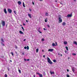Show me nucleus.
Instances as JSON below:
<instances>
[{"mask_svg":"<svg viewBox=\"0 0 77 77\" xmlns=\"http://www.w3.org/2000/svg\"><path fill=\"white\" fill-rule=\"evenodd\" d=\"M6 26H8V24L6 25Z\"/></svg>","mask_w":77,"mask_h":77,"instance_id":"63","label":"nucleus"},{"mask_svg":"<svg viewBox=\"0 0 77 77\" xmlns=\"http://www.w3.org/2000/svg\"><path fill=\"white\" fill-rule=\"evenodd\" d=\"M47 60L48 62L50 64H52L53 63V62L51 61V60L48 57H47Z\"/></svg>","mask_w":77,"mask_h":77,"instance_id":"1","label":"nucleus"},{"mask_svg":"<svg viewBox=\"0 0 77 77\" xmlns=\"http://www.w3.org/2000/svg\"><path fill=\"white\" fill-rule=\"evenodd\" d=\"M32 5H35V4L34 3V2H32Z\"/></svg>","mask_w":77,"mask_h":77,"instance_id":"40","label":"nucleus"},{"mask_svg":"<svg viewBox=\"0 0 77 77\" xmlns=\"http://www.w3.org/2000/svg\"><path fill=\"white\" fill-rule=\"evenodd\" d=\"M14 14H16V12H15V11H14Z\"/></svg>","mask_w":77,"mask_h":77,"instance_id":"45","label":"nucleus"},{"mask_svg":"<svg viewBox=\"0 0 77 77\" xmlns=\"http://www.w3.org/2000/svg\"><path fill=\"white\" fill-rule=\"evenodd\" d=\"M23 26H26V24H25V23H23Z\"/></svg>","mask_w":77,"mask_h":77,"instance_id":"44","label":"nucleus"},{"mask_svg":"<svg viewBox=\"0 0 77 77\" xmlns=\"http://www.w3.org/2000/svg\"><path fill=\"white\" fill-rule=\"evenodd\" d=\"M60 4H61V5H63V3H62L61 2H60Z\"/></svg>","mask_w":77,"mask_h":77,"instance_id":"35","label":"nucleus"},{"mask_svg":"<svg viewBox=\"0 0 77 77\" xmlns=\"http://www.w3.org/2000/svg\"><path fill=\"white\" fill-rule=\"evenodd\" d=\"M47 19L45 20V23H47Z\"/></svg>","mask_w":77,"mask_h":77,"instance_id":"29","label":"nucleus"},{"mask_svg":"<svg viewBox=\"0 0 77 77\" xmlns=\"http://www.w3.org/2000/svg\"><path fill=\"white\" fill-rule=\"evenodd\" d=\"M1 26H0V28Z\"/></svg>","mask_w":77,"mask_h":77,"instance_id":"64","label":"nucleus"},{"mask_svg":"<svg viewBox=\"0 0 77 77\" xmlns=\"http://www.w3.org/2000/svg\"><path fill=\"white\" fill-rule=\"evenodd\" d=\"M1 41L2 42H4V41H3V38H1Z\"/></svg>","mask_w":77,"mask_h":77,"instance_id":"30","label":"nucleus"},{"mask_svg":"<svg viewBox=\"0 0 77 77\" xmlns=\"http://www.w3.org/2000/svg\"><path fill=\"white\" fill-rule=\"evenodd\" d=\"M58 20H59L58 21L59 23H61L62 22V20L61 19V17H60V16L59 17Z\"/></svg>","mask_w":77,"mask_h":77,"instance_id":"2","label":"nucleus"},{"mask_svg":"<svg viewBox=\"0 0 77 77\" xmlns=\"http://www.w3.org/2000/svg\"><path fill=\"white\" fill-rule=\"evenodd\" d=\"M26 23H28V20H26Z\"/></svg>","mask_w":77,"mask_h":77,"instance_id":"48","label":"nucleus"},{"mask_svg":"<svg viewBox=\"0 0 77 77\" xmlns=\"http://www.w3.org/2000/svg\"><path fill=\"white\" fill-rule=\"evenodd\" d=\"M8 11L10 14H11L12 13V10L9 8L8 9Z\"/></svg>","mask_w":77,"mask_h":77,"instance_id":"4","label":"nucleus"},{"mask_svg":"<svg viewBox=\"0 0 77 77\" xmlns=\"http://www.w3.org/2000/svg\"><path fill=\"white\" fill-rule=\"evenodd\" d=\"M26 39H24L23 40V41H26Z\"/></svg>","mask_w":77,"mask_h":77,"instance_id":"51","label":"nucleus"},{"mask_svg":"<svg viewBox=\"0 0 77 77\" xmlns=\"http://www.w3.org/2000/svg\"><path fill=\"white\" fill-rule=\"evenodd\" d=\"M38 32H39V33H42V32L38 30Z\"/></svg>","mask_w":77,"mask_h":77,"instance_id":"34","label":"nucleus"},{"mask_svg":"<svg viewBox=\"0 0 77 77\" xmlns=\"http://www.w3.org/2000/svg\"><path fill=\"white\" fill-rule=\"evenodd\" d=\"M74 2H76V0H74Z\"/></svg>","mask_w":77,"mask_h":77,"instance_id":"57","label":"nucleus"},{"mask_svg":"<svg viewBox=\"0 0 77 77\" xmlns=\"http://www.w3.org/2000/svg\"><path fill=\"white\" fill-rule=\"evenodd\" d=\"M72 70L73 71V72H74V71H75L74 68H72Z\"/></svg>","mask_w":77,"mask_h":77,"instance_id":"12","label":"nucleus"},{"mask_svg":"<svg viewBox=\"0 0 77 77\" xmlns=\"http://www.w3.org/2000/svg\"><path fill=\"white\" fill-rule=\"evenodd\" d=\"M65 48H66V50H67L68 51V47L67 46H66L65 47Z\"/></svg>","mask_w":77,"mask_h":77,"instance_id":"17","label":"nucleus"},{"mask_svg":"<svg viewBox=\"0 0 77 77\" xmlns=\"http://www.w3.org/2000/svg\"><path fill=\"white\" fill-rule=\"evenodd\" d=\"M27 50H29V46H27Z\"/></svg>","mask_w":77,"mask_h":77,"instance_id":"28","label":"nucleus"},{"mask_svg":"<svg viewBox=\"0 0 77 77\" xmlns=\"http://www.w3.org/2000/svg\"><path fill=\"white\" fill-rule=\"evenodd\" d=\"M1 23L2 26H5V21H2Z\"/></svg>","mask_w":77,"mask_h":77,"instance_id":"3","label":"nucleus"},{"mask_svg":"<svg viewBox=\"0 0 77 77\" xmlns=\"http://www.w3.org/2000/svg\"><path fill=\"white\" fill-rule=\"evenodd\" d=\"M34 77H35V75H34Z\"/></svg>","mask_w":77,"mask_h":77,"instance_id":"56","label":"nucleus"},{"mask_svg":"<svg viewBox=\"0 0 77 77\" xmlns=\"http://www.w3.org/2000/svg\"><path fill=\"white\" fill-rule=\"evenodd\" d=\"M4 11L5 14H7V11H6V9H4Z\"/></svg>","mask_w":77,"mask_h":77,"instance_id":"7","label":"nucleus"},{"mask_svg":"<svg viewBox=\"0 0 77 77\" xmlns=\"http://www.w3.org/2000/svg\"><path fill=\"white\" fill-rule=\"evenodd\" d=\"M29 11H31V9H30Z\"/></svg>","mask_w":77,"mask_h":77,"instance_id":"61","label":"nucleus"},{"mask_svg":"<svg viewBox=\"0 0 77 77\" xmlns=\"http://www.w3.org/2000/svg\"><path fill=\"white\" fill-rule=\"evenodd\" d=\"M15 48H16V49H17V48H18V47H17V45L15 46Z\"/></svg>","mask_w":77,"mask_h":77,"instance_id":"27","label":"nucleus"},{"mask_svg":"<svg viewBox=\"0 0 77 77\" xmlns=\"http://www.w3.org/2000/svg\"><path fill=\"white\" fill-rule=\"evenodd\" d=\"M22 55H24V53H22Z\"/></svg>","mask_w":77,"mask_h":77,"instance_id":"43","label":"nucleus"},{"mask_svg":"<svg viewBox=\"0 0 77 77\" xmlns=\"http://www.w3.org/2000/svg\"><path fill=\"white\" fill-rule=\"evenodd\" d=\"M44 51V50H42V51Z\"/></svg>","mask_w":77,"mask_h":77,"instance_id":"62","label":"nucleus"},{"mask_svg":"<svg viewBox=\"0 0 77 77\" xmlns=\"http://www.w3.org/2000/svg\"><path fill=\"white\" fill-rule=\"evenodd\" d=\"M62 25H63V26H65V25H66V23L65 22H63L62 23Z\"/></svg>","mask_w":77,"mask_h":77,"instance_id":"11","label":"nucleus"},{"mask_svg":"<svg viewBox=\"0 0 77 77\" xmlns=\"http://www.w3.org/2000/svg\"><path fill=\"white\" fill-rule=\"evenodd\" d=\"M72 55L73 56H76V54L75 53H73L72 54Z\"/></svg>","mask_w":77,"mask_h":77,"instance_id":"23","label":"nucleus"},{"mask_svg":"<svg viewBox=\"0 0 77 77\" xmlns=\"http://www.w3.org/2000/svg\"><path fill=\"white\" fill-rule=\"evenodd\" d=\"M5 77H8V75H7V74H6L5 75Z\"/></svg>","mask_w":77,"mask_h":77,"instance_id":"22","label":"nucleus"},{"mask_svg":"<svg viewBox=\"0 0 77 77\" xmlns=\"http://www.w3.org/2000/svg\"><path fill=\"white\" fill-rule=\"evenodd\" d=\"M45 15H46V16H48V13H45Z\"/></svg>","mask_w":77,"mask_h":77,"instance_id":"19","label":"nucleus"},{"mask_svg":"<svg viewBox=\"0 0 77 77\" xmlns=\"http://www.w3.org/2000/svg\"><path fill=\"white\" fill-rule=\"evenodd\" d=\"M41 29V28H39L38 29L39 30V29Z\"/></svg>","mask_w":77,"mask_h":77,"instance_id":"58","label":"nucleus"},{"mask_svg":"<svg viewBox=\"0 0 77 77\" xmlns=\"http://www.w3.org/2000/svg\"><path fill=\"white\" fill-rule=\"evenodd\" d=\"M19 33H20V34H24V33H23V32L21 31H20Z\"/></svg>","mask_w":77,"mask_h":77,"instance_id":"13","label":"nucleus"},{"mask_svg":"<svg viewBox=\"0 0 77 77\" xmlns=\"http://www.w3.org/2000/svg\"><path fill=\"white\" fill-rule=\"evenodd\" d=\"M21 28L23 29V31H24V28L22 26Z\"/></svg>","mask_w":77,"mask_h":77,"instance_id":"25","label":"nucleus"},{"mask_svg":"<svg viewBox=\"0 0 77 77\" xmlns=\"http://www.w3.org/2000/svg\"><path fill=\"white\" fill-rule=\"evenodd\" d=\"M39 1H41V2H42V1H43V0H39Z\"/></svg>","mask_w":77,"mask_h":77,"instance_id":"49","label":"nucleus"},{"mask_svg":"<svg viewBox=\"0 0 77 77\" xmlns=\"http://www.w3.org/2000/svg\"><path fill=\"white\" fill-rule=\"evenodd\" d=\"M36 74H38V75H40V74L39 73H38V72H37Z\"/></svg>","mask_w":77,"mask_h":77,"instance_id":"32","label":"nucleus"},{"mask_svg":"<svg viewBox=\"0 0 77 77\" xmlns=\"http://www.w3.org/2000/svg\"><path fill=\"white\" fill-rule=\"evenodd\" d=\"M47 26H48V27H49V28H50V25H48Z\"/></svg>","mask_w":77,"mask_h":77,"instance_id":"31","label":"nucleus"},{"mask_svg":"<svg viewBox=\"0 0 77 77\" xmlns=\"http://www.w3.org/2000/svg\"><path fill=\"white\" fill-rule=\"evenodd\" d=\"M64 44L65 45H66L67 44V42L65 41L64 42Z\"/></svg>","mask_w":77,"mask_h":77,"instance_id":"16","label":"nucleus"},{"mask_svg":"<svg viewBox=\"0 0 77 77\" xmlns=\"http://www.w3.org/2000/svg\"><path fill=\"white\" fill-rule=\"evenodd\" d=\"M26 60L27 61H29V60H30L29 59H28Z\"/></svg>","mask_w":77,"mask_h":77,"instance_id":"39","label":"nucleus"},{"mask_svg":"<svg viewBox=\"0 0 77 77\" xmlns=\"http://www.w3.org/2000/svg\"><path fill=\"white\" fill-rule=\"evenodd\" d=\"M50 73H51V74H54V72H51V71H50Z\"/></svg>","mask_w":77,"mask_h":77,"instance_id":"8","label":"nucleus"},{"mask_svg":"<svg viewBox=\"0 0 77 77\" xmlns=\"http://www.w3.org/2000/svg\"><path fill=\"white\" fill-rule=\"evenodd\" d=\"M53 61L54 62H55V63L56 62V60H53Z\"/></svg>","mask_w":77,"mask_h":77,"instance_id":"24","label":"nucleus"},{"mask_svg":"<svg viewBox=\"0 0 77 77\" xmlns=\"http://www.w3.org/2000/svg\"><path fill=\"white\" fill-rule=\"evenodd\" d=\"M43 30H46V29H45V28H43Z\"/></svg>","mask_w":77,"mask_h":77,"instance_id":"46","label":"nucleus"},{"mask_svg":"<svg viewBox=\"0 0 77 77\" xmlns=\"http://www.w3.org/2000/svg\"><path fill=\"white\" fill-rule=\"evenodd\" d=\"M39 77H42V74H40V75H39Z\"/></svg>","mask_w":77,"mask_h":77,"instance_id":"21","label":"nucleus"},{"mask_svg":"<svg viewBox=\"0 0 77 77\" xmlns=\"http://www.w3.org/2000/svg\"><path fill=\"white\" fill-rule=\"evenodd\" d=\"M23 6L25 8L26 7V6H25V5H24V2L23 3Z\"/></svg>","mask_w":77,"mask_h":77,"instance_id":"18","label":"nucleus"},{"mask_svg":"<svg viewBox=\"0 0 77 77\" xmlns=\"http://www.w3.org/2000/svg\"><path fill=\"white\" fill-rule=\"evenodd\" d=\"M67 77H69V75H67Z\"/></svg>","mask_w":77,"mask_h":77,"instance_id":"38","label":"nucleus"},{"mask_svg":"<svg viewBox=\"0 0 77 77\" xmlns=\"http://www.w3.org/2000/svg\"><path fill=\"white\" fill-rule=\"evenodd\" d=\"M72 17V14H68L67 16V17H68V18H69V17Z\"/></svg>","mask_w":77,"mask_h":77,"instance_id":"5","label":"nucleus"},{"mask_svg":"<svg viewBox=\"0 0 77 77\" xmlns=\"http://www.w3.org/2000/svg\"><path fill=\"white\" fill-rule=\"evenodd\" d=\"M52 45L53 47H54V46H56V44L55 43H53L52 44Z\"/></svg>","mask_w":77,"mask_h":77,"instance_id":"14","label":"nucleus"},{"mask_svg":"<svg viewBox=\"0 0 77 77\" xmlns=\"http://www.w3.org/2000/svg\"><path fill=\"white\" fill-rule=\"evenodd\" d=\"M38 50H39V49L38 48L36 49V53H38Z\"/></svg>","mask_w":77,"mask_h":77,"instance_id":"20","label":"nucleus"},{"mask_svg":"<svg viewBox=\"0 0 77 77\" xmlns=\"http://www.w3.org/2000/svg\"><path fill=\"white\" fill-rule=\"evenodd\" d=\"M70 58H69V57L68 59H70Z\"/></svg>","mask_w":77,"mask_h":77,"instance_id":"60","label":"nucleus"},{"mask_svg":"<svg viewBox=\"0 0 77 77\" xmlns=\"http://www.w3.org/2000/svg\"><path fill=\"white\" fill-rule=\"evenodd\" d=\"M67 72H69V70L68 69H67Z\"/></svg>","mask_w":77,"mask_h":77,"instance_id":"42","label":"nucleus"},{"mask_svg":"<svg viewBox=\"0 0 77 77\" xmlns=\"http://www.w3.org/2000/svg\"><path fill=\"white\" fill-rule=\"evenodd\" d=\"M54 50L53 49H50L48 50V51H53Z\"/></svg>","mask_w":77,"mask_h":77,"instance_id":"6","label":"nucleus"},{"mask_svg":"<svg viewBox=\"0 0 77 77\" xmlns=\"http://www.w3.org/2000/svg\"><path fill=\"white\" fill-rule=\"evenodd\" d=\"M28 15L30 18H32V17L31 16V14H29Z\"/></svg>","mask_w":77,"mask_h":77,"instance_id":"10","label":"nucleus"},{"mask_svg":"<svg viewBox=\"0 0 77 77\" xmlns=\"http://www.w3.org/2000/svg\"><path fill=\"white\" fill-rule=\"evenodd\" d=\"M2 45H5V44H2Z\"/></svg>","mask_w":77,"mask_h":77,"instance_id":"59","label":"nucleus"},{"mask_svg":"<svg viewBox=\"0 0 77 77\" xmlns=\"http://www.w3.org/2000/svg\"><path fill=\"white\" fill-rule=\"evenodd\" d=\"M24 49H27V47H24Z\"/></svg>","mask_w":77,"mask_h":77,"instance_id":"36","label":"nucleus"},{"mask_svg":"<svg viewBox=\"0 0 77 77\" xmlns=\"http://www.w3.org/2000/svg\"><path fill=\"white\" fill-rule=\"evenodd\" d=\"M60 56H62V54H60Z\"/></svg>","mask_w":77,"mask_h":77,"instance_id":"54","label":"nucleus"},{"mask_svg":"<svg viewBox=\"0 0 77 77\" xmlns=\"http://www.w3.org/2000/svg\"><path fill=\"white\" fill-rule=\"evenodd\" d=\"M55 44L56 45H57V42H55Z\"/></svg>","mask_w":77,"mask_h":77,"instance_id":"41","label":"nucleus"},{"mask_svg":"<svg viewBox=\"0 0 77 77\" xmlns=\"http://www.w3.org/2000/svg\"><path fill=\"white\" fill-rule=\"evenodd\" d=\"M24 60H25V61H26V59H24Z\"/></svg>","mask_w":77,"mask_h":77,"instance_id":"53","label":"nucleus"},{"mask_svg":"<svg viewBox=\"0 0 77 77\" xmlns=\"http://www.w3.org/2000/svg\"><path fill=\"white\" fill-rule=\"evenodd\" d=\"M65 53H67V51H65Z\"/></svg>","mask_w":77,"mask_h":77,"instance_id":"47","label":"nucleus"},{"mask_svg":"<svg viewBox=\"0 0 77 77\" xmlns=\"http://www.w3.org/2000/svg\"><path fill=\"white\" fill-rule=\"evenodd\" d=\"M73 43L74 44H75L76 45H77V42L75 41V42H73Z\"/></svg>","mask_w":77,"mask_h":77,"instance_id":"15","label":"nucleus"},{"mask_svg":"<svg viewBox=\"0 0 77 77\" xmlns=\"http://www.w3.org/2000/svg\"><path fill=\"white\" fill-rule=\"evenodd\" d=\"M18 71H19V73H21V70L19 69L18 70Z\"/></svg>","mask_w":77,"mask_h":77,"instance_id":"26","label":"nucleus"},{"mask_svg":"<svg viewBox=\"0 0 77 77\" xmlns=\"http://www.w3.org/2000/svg\"><path fill=\"white\" fill-rule=\"evenodd\" d=\"M10 61L11 62H12V60H10Z\"/></svg>","mask_w":77,"mask_h":77,"instance_id":"55","label":"nucleus"},{"mask_svg":"<svg viewBox=\"0 0 77 77\" xmlns=\"http://www.w3.org/2000/svg\"><path fill=\"white\" fill-rule=\"evenodd\" d=\"M11 54L12 56H14V54L13 53V52H11Z\"/></svg>","mask_w":77,"mask_h":77,"instance_id":"37","label":"nucleus"},{"mask_svg":"<svg viewBox=\"0 0 77 77\" xmlns=\"http://www.w3.org/2000/svg\"><path fill=\"white\" fill-rule=\"evenodd\" d=\"M43 57H45V55H43Z\"/></svg>","mask_w":77,"mask_h":77,"instance_id":"52","label":"nucleus"},{"mask_svg":"<svg viewBox=\"0 0 77 77\" xmlns=\"http://www.w3.org/2000/svg\"><path fill=\"white\" fill-rule=\"evenodd\" d=\"M9 70H10L9 69V68H8V71H9Z\"/></svg>","mask_w":77,"mask_h":77,"instance_id":"50","label":"nucleus"},{"mask_svg":"<svg viewBox=\"0 0 77 77\" xmlns=\"http://www.w3.org/2000/svg\"><path fill=\"white\" fill-rule=\"evenodd\" d=\"M18 5H21V1H18Z\"/></svg>","mask_w":77,"mask_h":77,"instance_id":"9","label":"nucleus"},{"mask_svg":"<svg viewBox=\"0 0 77 77\" xmlns=\"http://www.w3.org/2000/svg\"><path fill=\"white\" fill-rule=\"evenodd\" d=\"M42 41H44V38H42Z\"/></svg>","mask_w":77,"mask_h":77,"instance_id":"33","label":"nucleus"}]
</instances>
